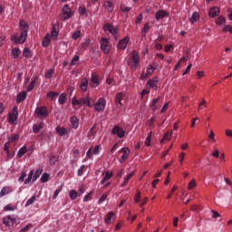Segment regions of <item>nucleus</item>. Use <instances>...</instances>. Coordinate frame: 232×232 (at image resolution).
<instances>
[{"label": "nucleus", "mask_w": 232, "mask_h": 232, "mask_svg": "<svg viewBox=\"0 0 232 232\" xmlns=\"http://www.w3.org/2000/svg\"><path fill=\"white\" fill-rule=\"evenodd\" d=\"M19 26L21 30L20 36L19 34H13L11 36V41H13L14 44H24V41H26V38L28 37V24L24 20H21Z\"/></svg>", "instance_id": "nucleus-1"}, {"label": "nucleus", "mask_w": 232, "mask_h": 232, "mask_svg": "<svg viewBox=\"0 0 232 232\" xmlns=\"http://www.w3.org/2000/svg\"><path fill=\"white\" fill-rule=\"evenodd\" d=\"M127 64L133 72L140 66V56L137 51H132L127 60Z\"/></svg>", "instance_id": "nucleus-2"}, {"label": "nucleus", "mask_w": 232, "mask_h": 232, "mask_svg": "<svg viewBox=\"0 0 232 232\" xmlns=\"http://www.w3.org/2000/svg\"><path fill=\"white\" fill-rule=\"evenodd\" d=\"M92 98L90 96H83L80 100L77 97H72V106H87L88 108H93V104H92Z\"/></svg>", "instance_id": "nucleus-3"}, {"label": "nucleus", "mask_w": 232, "mask_h": 232, "mask_svg": "<svg viewBox=\"0 0 232 232\" xmlns=\"http://www.w3.org/2000/svg\"><path fill=\"white\" fill-rule=\"evenodd\" d=\"M34 115L41 121H44L48 117V109L44 106L37 107L34 111Z\"/></svg>", "instance_id": "nucleus-4"}, {"label": "nucleus", "mask_w": 232, "mask_h": 232, "mask_svg": "<svg viewBox=\"0 0 232 232\" xmlns=\"http://www.w3.org/2000/svg\"><path fill=\"white\" fill-rule=\"evenodd\" d=\"M100 44H101V50L104 53H108L110 50H111V47L110 46V39L102 37L100 40Z\"/></svg>", "instance_id": "nucleus-5"}, {"label": "nucleus", "mask_w": 232, "mask_h": 232, "mask_svg": "<svg viewBox=\"0 0 232 232\" xmlns=\"http://www.w3.org/2000/svg\"><path fill=\"white\" fill-rule=\"evenodd\" d=\"M62 12H63V15H62L63 21H66L68 19H72V17L73 15V12H72V9H70V5H65L63 6Z\"/></svg>", "instance_id": "nucleus-6"}, {"label": "nucleus", "mask_w": 232, "mask_h": 232, "mask_svg": "<svg viewBox=\"0 0 232 232\" xmlns=\"http://www.w3.org/2000/svg\"><path fill=\"white\" fill-rule=\"evenodd\" d=\"M3 223L5 225V227H14L17 226V219L13 216H7L3 219Z\"/></svg>", "instance_id": "nucleus-7"}, {"label": "nucleus", "mask_w": 232, "mask_h": 232, "mask_svg": "<svg viewBox=\"0 0 232 232\" xmlns=\"http://www.w3.org/2000/svg\"><path fill=\"white\" fill-rule=\"evenodd\" d=\"M19 112L17 111V106L13 108L12 113L8 114V121L10 124H17V116Z\"/></svg>", "instance_id": "nucleus-8"}, {"label": "nucleus", "mask_w": 232, "mask_h": 232, "mask_svg": "<svg viewBox=\"0 0 232 232\" xmlns=\"http://www.w3.org/2000/svg\"><path fill=\"white\" fill-rule=\"evenodd\" d=\"M119 153H122V156L119 160L120 164H124L126 160H128V158L130 157V149L124 147L121 150H119Z\"/></svg>", "instance_id": "nucleus-9"}, {"label": "nucleus", "mask_w": 232, "mask_h": 232, "mask_svg": "<svg viewBox=\"0 0 232 232\" xmlns=\"http://www.w3.org/2000/svg\"><path fill=\"white\" fill-rule=\"evenodd\" d=\"M111 133L112 135H117L118 139H122L126 135L124 129L119 125L113 127Z\"/></svg>", "instance_id": "nucleus-10"}, {"label": "nucleus", "mask_w": 232, "mask_h": 232, "mask_svg": "<svg viewBox=\"0 0 232 232\" xmlns=\"http://www.w3.org/2000/svg\"><path fill=\"white\" fill-rule=\"evenodd\" d=\"M103 30L104 32H109V34H111V35L119 34V29L110 23H107L103 25Z\"/></svg>", "instance_id": "nucleus-11"}, {"label": "nucleus", "mask_w": 232, "mask_h": 232, "mask_svg": "<svg viewBox=\"0 0 232 232\" xmlns=\"http://www.w3.org/2000/svg\"><path fill=\"white\" fill-rule=\"evenodd\" d=\"M106 108V101L102 98L99 99L98 102L94 104V109L96 111H104Z\"/></svg>", "instance_id": "nucleus-12"}, {"label": "nucleus", "mask_w": 232, "mask_h": 232, "mask_svg": "<svg viewBox=\"0 0 232 232\" xmlns=\"http://www.w3.org/2000/svg\"><path fill=\"white\" fill-rule=\"evenodd\" d=\"M129 43H130V37L126 36L125 38L119 41L117 44V48L119 50H126Z\"/></svg>", "instance_id": "nucleus-13"}, {"label": "nucleus", "mask_w": 232, "mask_h": 232, "mask_svg": "<svg viewBox=\"0 0 232 232\" xmlns=\"http://www.w3.org/2000/svg\"><path fill=\"white\" fill-rule=\"evenodd\" d=\"M102 175H103V178L101 180L102 185L106 184V182H109V180L113 178V172L110 170H107L105 173H102Z\"/></svg>", "instance_id": "nucleus-14"}, {"label": "nucleus", "mask_w": 232, "mask_h": 232, "mask_svg": "<svg viewBox=\"0 0 232 232\" xmlns=\"http://www.w3.org/2000/svg\"><path fill=\"white\" fill-rule=\"evenodd\" d=\"M99 84H101V82H99V76L97 75V73L92 72L91 76V86L92 88H97Z\"/></svg>", "instance_id": "nucleus-15"}, {"label": "nucleus", "mask_w": 232, "mask_h": 232, "mask_svg": "<svg viewBox=\"0 0 232 232\" xmlns=\"http://www.w3.org/2000/svg\"><path fill=\"white\" fill-rule=\"evenodd\" d=\"M168 15H169V14H168V12H166L164 10H159L155 14V19H156V21H160V19H164V17H168Z\"/></svg>", "instance_id": "nucleus-16"}, {"label": "nucleus", "mask_w": 232, "mask_h": 232, "mask_svg": "<svg viewBox=\"0 0 232 232\" xmlns=\"http://www.w3.org/2000/svg\"><path fill=\"white\" fill-rule=\"evenodd\" d=\"M220 14V9L218 7H212L209 12L208 15L209 17L215 18L217 15Z\"/></svg>", "instance_id": "nucleus-17"}, {"label": "nucleus", "mask_w": 232, "mask_h": 232, "mask_svg": "<svg viewBox=\"0 0 232 232\" xmlns=\"http://www.w3.org/2000/svg\"><path fill=\"white\" fill-rule=\"evenodd\" d=\"M70 122L73 130H77V128H79V119L76 118V116H72L70 119Z\"/></svg>", "instance_id": "nucleus-18"}, {"label": "nucleus", "mask_w": 232, "mask_h": 232, "mask_svg": "<svg viewBox=\"0 0 232 232\" xmlns=\"http://www.w3.org/2000/svg\"><path fill=\"white\" fill-rule=\"evenodd\" d=\"M124 97V94L122 92H119L116 94V99H115V102H116V106L119 108L121 106H122V98Z\"/></svg>", "instance_id": "nucleus-19"}, {"label": "nucleus", "mask_w": 232, "mask_h": 232, "mask_svg": "<svg viewBox=\"0 0 232 232\" xmlns=\"http://www.w3.org/2000/svg\"><path fill=\"white\" fill-rule=\"evenodd\" d=\"M103 6L105 10L109 12V14H111V12H113V3L110 1H105L103 4Z\"/></svg>", "instance_id": "nucleus-20"}, {"label": "nucleus", "mask_w": 232, "mask_h": 232, "mask_svg": "<svg viewBox=\"0 0 232 232\" xmlns=\"http://www.w3.org/2000/svg\"><path fill=\"white\" fill-rule=\"evenodd\" d=\"M56 133H58V135H60V137H63V135H68V130H66V128L64 127H56Z\"/></svg>", "instance_id": "nucleus-21"}, {"label": "nucleus", "mask_w": 232, "mask_h": 232, "mask_svg": "<svg viewBox=\"0 0 232 232\" xmlns=\"http://www.w3.org/2000/svg\"><path fill=\"white\" fill-rule=\"evenodd\" d=\"M157 82H159V78H154V79H150L148 82H147V84L149 87L150 88H155V90H157Z\"/></svg>", "instance_id": "nucleus-22"}, {"label": "nucleus", "mask_w": 232, "mask_h": 232, "mask_svg": "<svg viewBox=\"0 0 232 232\" xmlns=\"http://www.w3.org/2000/svg\"><path fill=\"white\" fill-rule=\"evenodd\" d=\"M52 41V36H50V34H47L44 39H43V46L44 48H47V46L50 45V42Z\"/></svg>", "instance_id": "nucleus-23"}, {"label": "nucleus", "mask_w": 232, "mask_h": 232, "mask_svg": "<svg viewBox=\"0 0 232 232\" xmlns=\"http://www.w3.org/2000/svg\"><path fill=\"white\" fill-rule=\"evenodd\" d=\"M43 128H44V122H41L39 124H34L33 126V131H34V133H39L41 131V130H43Z\"/></svg>", "instance_id": "nucleus-24"}, {"label": "nucleus", "mask_w": 232, "mask_h": 232, "mask_svg": "<svg viewBox=\"0 0 232 232\" xmlns=\"http://www.w3.org/2000/svg\"><path fill=\"white\" fill-rule=\"evenodd\" d=\"M80 88L82 92H86L88 90V79L86 78L82 79Z\"/></svg>", "instance_id": "nucleus-25"}, {"label": "nucleus", "mask_w": 232, "mask_h": 232, "mask_svg": "<svg viewBox=\"0 0 232 232\" xmlns=\"http://www.w3.org/2000/svg\"><path fill=\"white\" fill-rule=\"evenodd\" d=\"M25 99H26V92H22L18 93V95L16 97L17 104L23 102V101H24Z\"/></svg>", "instance_id": "nucleus-26"}, {"label": "nucleus", "mask_w": 232, "mask_h": 232, "mask_svg": "<svg viewBox=\"0 0 232 232\" xmlns=\"http://www.w3.org/2000/svg\"><path fill=\"white\" fill-rule=\"evenodd\" d=\"M200 19V14H198V12H194L192 14V16L190 17L189 21L191 23V24H195V23H197V21H198Z\"/></svg>", "instance_id": "nucleus-27"}, {"label": "nucleus", "mask_w": 232, "mask_h": 232, "mask_svg": "<svg viewBox=\"0 0 232 232\" xmlns=\"http://www.w3.org/2000/svg\"><path fill=\"white\" fill-rule=\"evenodd\" d=\"M159 101H160V97L152 100L150 103V108L152 111H157V102H159Z\"/></svg>", "instance_id": "nucleus-28"}, {"label": "nucleus", "mask_w": 232, "mask_h": 232, "mask_svg": "<svg viewBox=\"0 0 232 232\" xmlns=\"http://www.w3.org/2000/svg\"><path fill=\"white\" fill-rule=\"evenodd\" d=\"M78 12L82 17H88V11L86 10V7L80 6Z\"/></svg>", "instance_id": "nucleus-29"}, {"label": "nucleus", "mask_w": 232, "mask_h": 232, "mask_svg": "<svg viewBox=\"0 0 232 232\" xmlns=\"http://www.w3.org/2000/svg\"><path fill=\"white\" fill-rule=\"evenodd\" d=\"M150 32V23H146L141 30L142 37H146V34Z\"/></svg>", "instance_id": "nucleus-30"}, {"label": "nucleus", "mask_w": 232, "mask_h": 232, "mask_svg": "<svg viewBox=\"0 0 232 232\" xmlns=\"http://www.w3.org/2000/svg\"><path fill=\"white\" fill-rule=\"evenodd\" d=\"M26 151H28V150L26 149L25 146L22 147L18 152H17V157L19 159H21V157H23L24 155H26Z\"/></svg>", "instance_id": "nucleus-31"}, {"label": "nucleus", "mask_w": 232, "mask_h": 232, "mask_svg": "<svg viewBox=\"0 0 232 232\" xmlns=\"http://www.w3.org/2000/svg\"><path fill=\"white\" fill-rule=\"evenodd\" d=\"M69 197L71 200H75L79 197V193H77L75 189H72L69 192Z\"/></svg>", "instance_id": "nucleus-32"}, {"label": "nucleus", "mask_w": 232, "mask_h": 232, "mask_svg": "<svg viewBox=\"0 0 232 232\" xmlns=\"http://www.w3.org/2000/svg\"><path fill=\"white\" fill-rule=\"evenodd\" d=\"M133 177V172L130 173L127 175V177L124 179V181L122 183V188L128 186V182H130V180H131V178Z\"/></svg>", "instance_id": "nucleus-33"}, {"label": "nucleus", "mask_w": 232, "mask_h": 232, "mask_svg": "<svg viewBox=\"0 0 232 232\" xmlns=\"http://www.w3.org/2000/svg\"><path fill=\"white\" fill-rule=\"evenodd\" d=\"M113 217H115V213L109 212L105 218V222L107 224H111V218H113Z\"/></svg>", "instance_id": "nucleus-34"}, {"label": "nucleus", "mask_w": 232, "mask_h": 232, "mask_svg": "<svg viewBox=\"0 0 232 232\" xmlns=\"http://www.w3.org/2000/svg\"><path fill=\"white\" fill-rule=\"evenodd\" d=\"M53 75H55V70H53V69H49V70L45 72V79H52V77H53Z\"/></svg>", "instance_id": "nucleus-35"}, {"label": "nucleus", "mask_w": 232, "mask_h": 232, "mask_svg": "<svg viewBox=\"0 0 232 232\" xmlns=\"http://www.w3.org/2000/svg\"><path fill=\"white\" fill-rule=\"evenodd\" d=\"M151 135H153V131H150L145 140V146L147 147L151 146Z\"/></svg>", "instance_id": "nucleus-36"}, {"label": "nucleus", "mask_w": 232, "mask_h": 232, "mask_svg": "<svg viewBox=\"0 0 232 232\" xmlns=\"http://www.w3.org/2000/svg\"><path fill=\"white\" fill-rule=\"evenodd\" d=\"M43 173V169H37L34 174H33V182H35L39 177H41V174Z\"/></svg>", "instance_id": "nucleus-37"}, {"label": "nucleus", "mask_w": 232, "mask_h": 232, "mask_svg": "<svg viewBox=\"0 0 232 232\" xmlns=\"http://www.w3.org/2000/svg\"><path fill=\"white\" fill-rule=\"evenodd\" d=\"M8 193H10V188L4 187L0 191V198L5 197V195H8Z\"/></svg>", "instance_id": "nucleus-38"}, {"label": "nucleus", "mask_w": 232, "mask_h": 232, "mask_svg": "<svg viewBox=\"0 0 232 232\" xmlns=\"http://www.w3.org/2000/svg\"><path fill=\"white\" fill-rule=\"evenodd\" d=\"M58 102L61 105H63L66 102V93L60 94L59 99H58Z\"/></svg>", "instance_id": "nucleus-39"}, {"label": "nucleus", "mask_w": 232, "mask_h": 232, "mask_svg": "<svg viewBox=\"0 0 232 232\" xmlns=\"http://www.w3.org/2000/svg\"><path fill=\"white\" fill-rule=\"evenodd\" d=\"M224 23H226V17L220 15L217 20H216V24H218V26H222V24H224Z\"/></svg>", "instance_id": "nucleus-40"}, {"label": "nucleus", "mask_w": 232, "mask_h": 232, "mask_svg": "<svg viewBox=\"0 0 232 232\" xmlns=\"http://www.w3.org/2000/svg\"><path fill=\"white\" fill-rule=\"evenodd\" d=\"M19 53H21V50L19 48L15 47L12 50L14 59H17V57H19Z\"/></svg>", "instance_id": "nucleus-41"}, {"label": "nucleus", "mask_w": 232, "mask_h": 232, "mask_svg": "<svg viewBox=\"0 0 232 232\" xmlns=\"http://www.w3.org/2000/svg\"><path fill=\"white\" fill-rule=\"evenodd\" d=\"M58 96H59V92H50L47 93V97L51 99V101H53V99L57 98Z\"/></svg>", "instance_id": "nucleus-42"}, {"label": "nucleus", "mask_w": 232, "mask_h": 232, "mask_svg": "<svg viewBox=\"0 0 232 232\" xmlns=\"http://www.w3.org/2000/svg\"><path fill=\"white\" fill-rule=\"evenodd\" d=\"M35 82H37V78H34L33 81H31L30 84L27 87V92H32V90H34Z\"/></svg>", "instance_id": "nucleus-43"}, {"label": "nucleus", "mask_w": 232, "mask_h": 232, "mask_svg": "<svg viewBox=\"0 0 232 232\" xmlns=\"http://www.w3.org/2000/svg\"><path fill=\"white\" fill-rule=\"evenodd\" d=\"M171 135H173L172 131L165 133L163 139L160 140L161 144L164 140H169L171 139Z\"/></svg>", "instance_id": "nucleus-44"}, {"label": "nucleus", "mask_w": 232, "mask_h": 232, "mask_svg": "<svg viewBox=\"0 0 232 232\" xmlns=\"http://www.w3.org/2000/svg\"><path fill=\"white\" fill-rule=\"evenodd\" d=\"M48 180H50V174L44 173L41 177V182L44 184V182H48Z\"/></svg>", "instance_id": "nucleus-45"}, {"label": "nucleus", "mask_w": 232, "mask_h": 232, "mask_svg": "<svg viewBox=\"0 0 232 232\" xmlns=\"http://www.w3.org/2000/svg\"><path fill=\"white\" fill-rule=\"evenodd\" d=\"M32 179H34V170H31L28 174V178L24 180V184L28 185L32 182Z\"/></svg>", "instance_id": "nucleus-46"}, {"label": "nucleus", "mask_w": 232, "mask_h": 232, "mask_svg": "<svg viewBox=\"0 0 232 232\" xmlns=\"http://www.w3.org/2000/svg\"><path fill=\"white\" fill-rule=\"evenodd\" d=\"M37 200L35 196H33L31 198H29L25 203V208H28V206H32Z\"/></svg>", "instance_id": "nucleus-47"}, {"label": "nucleus", "mask_w": 232, "mask_h": 232, "mask_svg": "<svg viewBox=\"0 0 232 232\" xmlns=\"http://www.w3.org/2000/svg\"><path fill=\"white\" fill-rule=\"evenodd\" d=\"M92 197H93V191H91L90 193H88L87 195L84 196L83 202H90V200H92Z\"/></svg>", "instance_id": "nucleus-48"}, {"label": "nucleus", "mask_w": 232, "mask_h": 232, "mask_svg": "<svg viewBox=\"0 0 232 232\" xmlns=\"http://www.w3.org/2000/svg\"><path fill=\"white\" fill-rule=\"evenodd\" d=\"M8 148H10V141L5 142L4 145V151H5L7 157H10V150Z\"/></svg>", "instance_id": "nucleus-49"}, {"label": "nucleus", "mask_w": 232, "mask_h": 232, "mask_svg": "<svg viewBox=\"0 0 232 232\" xmlns=\"http://www.w3.org/2000/svg\"><path fill=\"white\" fill-rule=\"evenodd\" d=\"M79 55H74V57L72 59L70 66H75L79 63Z\"/></svg>", "instance_id": "nucleus-50"}, {"label": "nucleus", "mask_w": 232, "mask_h": 232, "mask_svg": "<svg viewBox=\"0 0 232 232\" xmlns=\"http://www.w3.org/2000/svg\"><path fill=\"white\" fill-rule=\"evenodd\" d=\"M62 191H63V187H59L58 188L55 189V191L53 195V200H55V198H57V197H59V193H61Z\"/></svg>", "instance_id": "nucleus-51"}, {"label": "nucleus", "mask_w": 232, "mask_h": 232, "mask_svg": "<svg viewBox=\"0 0 232 232\" xmlns=\"http://www.w3.org/2000/svg\"><path fill=\"white\" fill-rule=\"evenodd\" d=\"M121 12H123L124 14H128V12H130L131 10V7H128L125 5H121L120 6Z\"/></svg>", "instance_id": "nucleus-52"}, {"label": "nucleus", "mask_w": 232, "mask_h": 232, "mask_svg": "<svg viewBox=\"0 0 232 232\" xmlns=\"http://www.w3.org/2000/svg\"><path fill=\"white\" fill-rule=\"evenodd\" d=\"M95 135V125L92 127V129L88 132V139H92Z\"/></svg>", "instance_id": "nucleus-53"}, {"label": "nucleus", "mask_w": 232, "mask_h": 232, "mask_svg": "<svg viewBox=\"0 0 232 232\" xmlns=\"http://www.w3.org/2000/svg\"><path fill=\"white\" fill-rule=\"evenodd\" d=\"M23 55H24V57H26V58L32 57L30 49H29L28 47H25V48L24 49Z\"/></svg>", "instance_id": "nucleus-54"}, {"label": "nucleus", "mask_w": 232, "mask_h": 232, "mask_svg": "<svg viewBox=\"0 0 232 232\" xmlns=\"http://www.w3.org/2000/svg\"><path fill=\"white\" fill-rule=\"evenodd\" d=\"M49 162L51 166H55V163L57 162V159L54 155H51L49 159Z\"/></svg>", "instance_id": "nucleus-55"}, {"label": "nucleus", "mask_w": 232, "mask_h": 232, "mask_svg": "<svg viewBox=\"0 0 232 232\" xmlns=\"http://www.w3.org/2000/svg\"><path fill=\"white\" fill-rule=\"evenodd\" d=\"M207 107H208V105L206 104V100L203 99L202 102L198 105V111H200V110H204V108H207Z\"/></svg>", "instance_id": "nucleus-56"}, {"label": "nucleus", "mask_w": 232, "mask_h": 232, "mask_svg": "<svg viewBox=\"0 0 232 232\" xmlns=\"http://www.w3.org/2000/svg\"><path fill=\"white\" fill-rule=\"evenodd\" d=\"M19 140V134H14L13 137L9 138V142H17Z\"/></svg>", "instance_id": "nucleus-57"}, {"label": "nucleus", "mask_w": 232, "mask_h": 232, "mask_svg": "<svg viewBox=\"0 0 232 232\" xmlns=\"http://www.w3.org/2000/svg\"><path fill=\"white\" fill-rule=\"evenodd\" d=\"M194 188H197V182L192 179L188 184V189H193Z\"/></svg>", "instance_id": "nucleus-58"}, {"label": "nucleus", "mask_w": 232, "mask_h": 232, "mask_svg": "<svg viewBox=\"0 0 232 232\" xmlns=\"http://www.w3.org/2000/svg\"><path fill=\"white\" fill-rule=\"evenodd\" d=\"M81 37V31H76L72 34V39L73 41H77Z\"/></svg>", "instance_id": "nucleus-59"}, {"label": "nucleus", "mask_w": 232, "mask_h": 232, "mask_svg": "<svg viewBox=\"0 0 232 232\" xmlns=\"http://www.w3.org/2000/svg\"><path fill=\"white\" fill-rule=\"evenodd\" d=\"M208 139L212 140V142H217V140H215V132H213V130H210L208 134Z\"/></svg>", "instance_id": "nucleus-60"}, {"label": "nucleus", "mask_w": 232, "mask_h": 232, "mask_svg": "<svg viewBox=\"0 0 232 232\" xmlns=\"http://www.w3.org/2000/svg\"><path fill=\"white\" fill-rule=\"evenodd\" d=\"M134 201L136 204H139L140 202V191H138L135 195Z\"/></svg>", "instance_id": "nucleus-61"}, {"label": "nucleus", "mask_w": 232, "mask_h": 232, "mask_svg": "<svg viewBox=\"0 0 232 232\" xmlns=\"http://www.w3.org/2000/svg\"><path fill=\"white\" fill-rule=\"evenodd\" d=\"M153 122H155V118L151 117L148 121H147V126H150V128H153Z\"/></svg>", "instance_id": "nucleus-62"}, {"label": "nucleus", "mask_w": 232, "mask_h": 232, "mask_svg": "<svg viewBox=\"0 0 232 232\" xmlns=\"http://www.w3.org/2000/svg\"><path fill=\"white\" fill-rule=\"evenodd\" d=\"M223 32H229V34H232V26L231 25H225L223 27Z\"/></svg>", "instance_id": "nucleus-63"}, {"label": "nucleus", "mask_w": 232, "mask_h": 232, "mask_svg": "<svg viewBox=\"0 0 232 232\" xmlns=\"http://www.w3.org/2000/svg\"><path fill=\"white\" fill-rule=\"evenodd\" d=\"M30 227H32V224H28L27 226H25L24 227H23L21 229V232H28L30 231Z\"/></svg>", "instance_id": "nucleus-64"}]
</instances>
